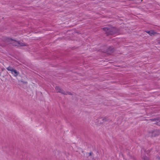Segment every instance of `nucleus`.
<instances>
[{
	"label": "nucleus",
	"mask_w": 160,
	"mask_h": 160,
	"mask_svg": "<svg viewBox=\"0 0 160 160\" xmlns=\"http://www.w3.org/2000/svg\"><path fill=\"white\" fill-rule=\"evenodd\" d=\"M7 69L8 71H10L12 75L14 77H17L19 74V72L18 71L11 67H8L7 68Z\"/></svg>",
	"instance_id": "obj_1"
},
{
	"label": "nucleus",
	"mask_w": 160,
	"mask_h": 160,
	"mask_svg": "<svg viewBox=\"0 0 160 160\" xmlns=\"http://www.w3.org/2000/svg\"><path fill=\"white\" fill-rule=\"evenodd\" d=\"M103 30L105 31L108 34H112L116 32V29L114 28H108L106 27L103 28Z\"/></svg>",
	"instance_id": "obj_2"
},
{
	"label": "nucleus",
	"mask_w": 160,
	"mask_h": 160,
	"mask_svg": "<svg viewBox=\"0 0 160 160\" xmlns=\"http://www.w3.org/2000/svg\"><path fill=\"white\" fill-rule=\"evenodd\" d=\"M11 43L14 45L18 46H26L24 43L20 42L18 41L13 39L11 40Z\"/></svg>",
	"instance_id": "obj_3"
},
{
	"label": "nucleus",
	"mask_w": 160,
	"mask_h": 160,
	"mask_svg": "<svg viewBox=\"0 0 160 160\" xmlns=\"http://www.w3.org/2000/svg\"><path fill=\"white\" fill-rule=\"evenodd\" d=\"M55 90H56L57 92H59L62 94L67 95L70 94V93L68 92H65L61 88L58 86H57L55 87Z\"/></svg>",
	"instance_id": "obj_4"
},
{
	"label": "nucleus",
	"mask_w": 160,
	"mask_h": 160,
	"mask_svg": "<svg viewBox=\"0 0 160 160\" xmlns=\"http://www.w3.org/2000/svg\"><path fill=\"white\" fill-rule=\"evenodd\" d=\"M159 133V132L158 130H151L150 132V136L155 137L158 135Z\"/></svg>",
	"instance_id": "obj_5"
},
{
	"label": "nucleus",
	"mask_w": 160,
	"mask_h": 160,
	"mask_svg": "<svg viewBox=\"0 0 160 160\" xmlns=\"http://www.w3.org/2000/svg\"><path fill=\"white\" fill-rule=\"evenodd\" d=\"M93 153L92 152H87L86 153V156L87 157H90L91 158H92L93 156Z\"/></svg>",
	"instance_id": "obj_6"
},
{
	"label": "nucleus",
	"mask_w": 160,
	"mask_h": 160,
	"mask_svg": "<svg viewBox=\"0 0 160 160\" xmlns=\"http://www.w3.org/2000/svg\"><path fill=\"white\" fill-rule=\"evenodd\" d=\"M147 32L151 36L154 35L155 33V32L153 30H151L150 31Z\"/></svg>",
	"instance_id": "obj_7"
},
{
	"label": "nucleus",
	"mask_w": 160,
	"mask_h": 160,
	"mask_svg": "<svg viewBox=\"0 0 160 160\" xmlns=\"http://www.w3.org/2000/svg\"><path fill=\"white\" fill-rule=\"evenodd\" d=\"M156 122L158 125H160V119L156 118L155 119Z\"/></svg>",
	"instance_id": "obj_8"
},
{
	"label": "nucleus",
	"mask_w": 160,
	"mask_h": 160,
	"mask_svg": "<svg viewBox=\"0 0 160 160\" xmlns=\"http://www.w3.org/2000/svg\"><path fill=\"white\" fill-rule=\"evenodd\" d=\"M142 158L144 160H150L149 158L146 156H142Z\"/></svg>",
	"instance_id": "obj_9"
},
{
	"label": "nucleus",
	"mask_w": 160,
	"mask_h": 160,
	"mask_svg": "<svg viewBox=\"0 0 160 160\" xmlns=\"http://www.w3.org/2000/svg\"><path fill=\"white\" fill-rule=\"evenodd\" d=\"M102 120L104 121H106L107 120V118L106 117H104L103 118Z\"/></svg>",
	"instance_id": "obj_10"
},
{
	"label": "nucleus",
	"mask_w": 160,
	"mask_h": 160,
	"mask_svg": "<svg viewBox=\"0 0 160 160\" xmlns=\"http://www.w3.org/2000/svg\"><path fill=\"white\" fill-rule=\"evenodd\" d=\"M158 43H159V44H160V42H158Z\"/></svg>",
	"instance_id": "obj_11"
}]
</instances>
